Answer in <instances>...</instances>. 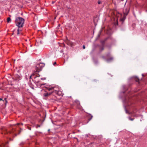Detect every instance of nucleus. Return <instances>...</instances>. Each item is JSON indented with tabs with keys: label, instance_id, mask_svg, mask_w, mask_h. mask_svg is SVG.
I'll return each instance as SVG.
<instances>
[{
	"label": "nucleus",
	"instance_id": "nucleus-1",
	"mask_svg": "<svg viewBox=\"0 0 147 147\" xmlns=\"http://www.w3.org/2000/svg\"><path fill=\"white\" fill-rule=\"evenodd\" d=\"M45 87L48 91H51L48 92L47 90H43L44 92L42 93V95L44 99H46L51 95L54 96L56 95L60 96H63L62 92L59 90V89L58 87L53 86Z\"/></svg>",
	"mask_w": 147,
	"mask_h": 147
},
{
	"label": "nucleus",
	"instance_id": "nucleus-2",
	"mask_svg": "<svg viewBox=\"0 0 147 147\" xmlns=\"http://www.w3.org/2000/svg\"><path fill=\"white\" fill-rule=\"evenodd\" d=\"M15 23L19 28L22 27L24 22V19L22 17H18L15 20Z\"/></svg>",
	"mask_w": 147,
	"mask_h": 147
},
{
	"label": "nucleus",
	"instance_id": "nucleus-3",
	"mask_svg": "<svg viewBox=\"0 0 147 147\" xmlns=\"http://www.w3.org/2000/svg\"><path fill=\"white\" fill-rule=\"evenodd\" d=\"M45 66V64L44 63H40L37 64L35 66V72H39L41 71Z\"/></svg>",
	"mask_w": 147,
	"mask_h": 147
},
{
	"label": "nucleus",
	"instance_id": "nucleus-4",
	"mask_svg": "<svg viewBox=\"0 0 147 147\" xmlns=\"http://www.w3.org/2000/svg\"><path fill=\"white\" fill-rule=\"evenodd\" d=\"M39 76L40 75L39 74L35 75L34 76V79H32V81L36 84L40 82V79L39 78Z\"/></svg>",
	"mask_w": 147,
	"mask_h": 147
},
{
	"label": "nucleus",
	"instance_id": "nucleus-5",
	"mask_svg": "<svg viewBox=\"0 0 147 147\" xmlns=\"http://www.w3.org/2000/svg\"><path fill=\"white\" fill-rule=\"evenodd\" d=\"M88 115L86 116L88 118V120L86 123H85V124H86L88 123V122L90 121L93 117V116L91 114L88 113Z\"/></svg>",
	"mask_w": 147,
	"mask_h": 147
},
{
	"label": "nucleus",
	"instance_id": "nucleus-6",
	"mask_svg": "<svg viewBox=\"0 0 147 147\" xmlns=\"http://www.w3.org/2000/svg\"><path fill=\"white\" fill-rule=\"evenodd\" d=\"M129 11V8H125L123 9V12L124 15L125 16H127L128 14V13Z\"/></svg>",
	"mask_w": 147,
	"mask_h": 147
},
{
	"label": "nucleus",
	"instance_id": "nucleus-7",
	"mask_svg": "<svg viewBox=\"0 0 147 147\" xmlns=\"http://www.w3.org/2000/svg\"><path fill=\"white\" fill-rule=\"evenodd\" d=\"M109 38V37L105 38L104 40H102L100 41V43L102 44V46H104L105 42Z\"/></svg>",
	"mask_w": 147,
	"mask_h": 147
},
{
	"label": "nucleus",
	"instance_id": "nucleus-8",
	"mask_svg": "<svg viewBox=\"0 0 147 147\" xmlns=\"http://www.w3.org/2000/svg\"><path fill=\"white\" fill-rule=\"evenodd\" d=\"M126 16L124 15L123 17L120 19V21L122 22V24H123V22H124L126 19Z\"/></svg>",
	"mask_w": 147,
	"mask_h": 147
},
{
	"label": "nucleus",
	"instance_id": "nucleus-9",
	"mask_svg": "<svg viewBox=\"0 0 147 147\" xmlns=\"http://www.w3.org/2000/svg\"><path fill=\"white\" fill-rule=\"evenodd\" d=\"M143 7L145 9L146 12H147V1L143 5Z\"/></svg>",
	"mask_w": 147,
	"mask_h": 147
},
{
	"label": "nucleus",
	"instance_id": "nucleus-10",
	"mask_svg": "<svg viewBox=\"0 0 147 147\" xmlns=\"http://www.w3.org/2000/svg\"><path fill=\"white\" fill-rule=\"evenodd\" d=\"M133 79L136 82H139L140 79L137 76H134L133 77Z\"/></svg>",
	"mask_w": 147,
	"mask_h": 147
},
{
	"label": "nucleus",
	"instance_id": "nucleus-11",
	"mask_svg": "<svg viewBox=\"0 0 147 147\" xmlns=\"http://www.w3.org/2000/svg\"><path fill=\"white\" fill-rule=\"evenodd\" d=\"M113 58L112 57H110L109 58L107 59H106V61L108 62H110L113 60Z\"/></svg>",
	"mask_w": 147,
	"mask_h": 147
},
{
	"label": "nucleus",
	"instance_id": "nucleus-12",
	"mask_svg": "<svg viewBox=\"0 0 147 147\" xmlns=\"http://www.w3.org/2000/svg\"><path fill=\"white\" fill-rule=\"evenodd\" d=\"M124 101L125 102L126 104H128L129 102V99H128V98L127 97H125V98L124 100Z\"/></svg>",
	"mask_w": 147,
	"mask_h": 147
},
{
	"label": "nucleus",
	"instance_id": "nucleus-13",
	"mask_svg": "<svg viewBox=\"0 0 147 147\" xmlns=\"http://www.w3.org/2000/svg\"><path fill=\"white\" fill-rule=\"evenodd\" d=\"M98 46L100 48V52H102V51L104 50V46H101L100 45H98Z\"/></svg>",
	"mask_w": 147,
	"mask_h": 147
},
{
	"label": "nucleus",
	"instance_id": "nucleus-14",
	"mask_svg": "<svg viewBox=\"0 0 147 147\" xmlns=\"http://www.w3.org/2000/svg\"><path fill=\"white\" fill-rule=\"evenodd\" d=\"M0 100H3V101H5V104L6 105L7 104V98H4V100H3L2 98H0Z\"/></svg>",
	"mask_w": 147,
	"mask_h": 147
},
{
	"label": "nucleus",
	"instance_id": "nucleus-15",
	"mask_svg": "<svg viewBox=\"0 0 147 147\" xmlns=\"http://www.w3.org/2000/svg\"><path fill=\"white\" fill-rule=\"evenodd\" d=\"M75 102L77 103V104L78 106H79L80 105V102L79 101L76 100H75Z\"/></svg>",
	"mask_w": 147,
	"mask_h": 147
},
{
	"label": "nucleus",
	"instance_id": "nucleus-16",
	"mask_svg": "<svg viewBox=\"0 0 147 147\" xmlns=\"http://www.w3.org/2000/svg\"><path fill=\"white\" fill-rule=\"evenodd\" d=\"M114 25L116 27L117 26H118V23L117 20L114 23Z\"/></svg>",
	"mask_w": 147,
	"mask_h": 147
},
{
	"label": "nucleus",
	"instance_id": "nucleus-17",
	"mask_svg": "<svg viewBox=\"0 0 147 147\" xmlns=\"http://www.w3.org/2000/svg\"><path fill=\"white\" fill-rule=\"evenodd\" d=\"M11 21V20L10 18L9 17L7 18V22L8 23H9Z\"/></svg>",
	"mask_w": 147,
	"mask_h": 147
},
{
	"label": "nucleus",
	"instance_id": "nucleus-18",
	"mask_svg": "<svg viewBox=\"0 0 147 147\" xmlns=\"http://www.w3.org/2000/svg\"><path fill=\"white\" fill-rule=\"evenodd\" d=\"M35 75V73H33L32 74V75H30L29 77L31 79V77H32L33 78H34V76Z\"/></svg>",
	"mask_w": 147,
	"mask_h": 147
},
{
	"label": "nucleus",
	"instance_id": "nucleus-19",
	"mask_svg": "<svg viewBox=\"0 0 147 147\" xmlns=\"http://www.w3.org/2000/svg\"><path fill=\"white\" fill-rule=\"evenodd\" d=\"M106 57H110L111 56V54L110 53H107L106 55Z\"/></svg>",
	"mask_w": 147,
	"mask_h": 147
},
{
	"label": "nucleus",
	"instance_id": "nucleus-20",
	"mask_svg": "<svg viewBox=\"0 0 147 147\" xmlns=\"http://www.w3.org/2000/svg\"><path fill=\"white\" fill-rule=\"evenodd\" d=\"M101 31H100L99 32L98 34V35L97 36V38H99L100 35V34H101Z\"/></svg>",
	"mask_w": 147,
	"mask_h": 147
},
{
	"label": "nucleus",
	"instance_id": "nucleus-21",
	"mask_svg": "<svg viewBox=\"0 0 147 147\" xmlns=\"http://www.w3.org/2000/svg\"><path fill=\"white\" fill-rule=\"evenodd\" d=\"M128 119H129V120H131V121H133L134 119V118H131L130 117H128Z\"/></svg>",
	"mask_w": 147,
	"mask_h": 147
},
{
	"label": "nucleus",
	"instance_id": "nucleus-22",
	"mask_svg": "<svg viewBox=\"0 0 147 147\" xmlns=\"http://www.w3.org/2000/svg\"><path fill=\"white\" fill-rule=\"evenodd\" d=\"M66 44L69 45V43H70V41H69V40H67L66 42Z\"/></svg>",
	"mask_w": 147,
	"mask_h": 147
},
{
	"label": "nucleus",
	"instance_id": "nucleus-23",
	"mask_svg": "<svg viewBox=\"0 0 147 147\" xmlns=\"http://www.w3.org/2000/svg\"><path fill=\"white\" fill-rule=\"evenodd\" d=\"M17 34L18 35L20 34V29L19 28H18L17 30Z\"/></svg>",
	"mask_w": 147,
	"mask_h": 147
},
{
	"label": "nucleus",
	"instance_id": "nucleus-24",
	"mask_svg": "<svg viewBox=\"0 0 147 147\" xmlns=\"http://www.w3.org/2000/svg\"><path fill=\"white\" fill-rule=\"evenodd\" d=\"M101 3V1L99 0H98V4H100Z\"/></svg>",
	"mask_w": 147,
	"mask_h": 147
},
{
	"label": "nucleus",
	"instance_id": "nucleus-25",
	"mask_svg": "<svg viewBox=\"0 0 147 147\" xmlns=\"http://www.w3.org/2000/svg\"><path fill=\"white\" fill-rule=\"evenodd\" d=\"M40 79L42 80H45L46 79V78H41Z\"/></svg>",
	"mask_w": 147,
	"mask_h": 147
},
{
	"label": "nucleus",
	"instance_id": "nucleus-26",
	"mask_svg": "<svg viewBox=\"0 0 147 147\" xmlns=\"http://www.w3.org/2000/svg\"><path fill=\"white\" fill-rule=\"evenodd\" d=\"M125 112H126V113H128V111L126 109V108H125Z\"/></svg>",
	"mask_w": 147,
	"mask_h": 147
},
{
	"label": "nucleus",
	"instance_id": "nucleus-27",
	"mask_svg": "<svg viewBox=\"0 0 147 147\" xmlns=\"http://www.w3.org/2000/svg\"><path fill=\"white\" fill-rule=\"evenodd\" d=\"M82 48L84 49L85 48V46L84 45H83Z\"/></svg>",
	"mask_w": 147,
	"mask_h": 147
},
{
	"label": "nucleus",
	"instance_id": "nucleus-28",
	"mask_svg": "<svg viewBox=\"0 0 147 147\" xmlns=\"http://www.w3.org/2000/svg\"><path fill=\"white\" fill-rule=\"evenodd\" d=\"M56 64V62H55L54 63H53V65H55V64Z\"/></svg>",
	"mask_w": 147,
	"mask_h": 147
},
{
	"label": "nucleus",
	"instance_id": "nucleus-29",
	"mask_svg": "<svg viewBox=\"0 0 147 147\" xmlns=\"http://www.w3.org/2000/svg\"><path fill=\"white\" fill-rule=\"evenodd\" d=\"M40 125H37V127H40Z\"/></svg>",
	"mask_w": 147,
	"mask_h": 147
},
{
	"label": "nucleus",
	"instance_id": "nucleus-30",
	"mask_svg": "<svg viewBox=\"0 0 147 147\" xmlns=\"http://www.w3.org/2000/svg\"><path fill=\"white\" fill-rule=\"evenodd\" d=\"M39 43H40V44H42V41H39Z\"/></svg>",
	"mask_w": 147,
	"mask_h": 147
},
{
	"label": "nucleus",
	"instance_id": "nucleus-31",
	"mask_svg": "<svg viewBox=\"0 0 147 147\" xmlns=\"http://www.w3.org/2000/svg\"><path fill=\"white\" fill-rule=\"evenodd\" d=\"M45 84H41L40 86H42V85H44Z\"/></svg>",
	"mask_w": 147,
	"mask_h": 147
},
{
	"label": "nucleus",
	"instance_id": "nucleus-32",
	"mask_svg": "<svg viewBox=\"0 0 147 147\" xmlns=\"http://www.w3.org/2000/svg\"><path fill=\"white\" fill-rule=\"evenodd\" d=\"M102 57L103 58H105V57L104 56H102Z\"/></svg>",
	"mask_w": 147,
	"mask_h": 147
},
{
	"label": "nucleus",
	"instance_id": "nucleus-33",
	"mask_svg": "<svg viewBox=\"0 0 147 147\" xmlns=\"http://www.w3.org/2000/svg\"><path fill=\"white\" fill-rule=\"evenodd\" d=\"M142 76H143V77L144 76V74H142Z\"/></svg>",
	"mask_w": 147,
	"mask_h": 147
},
{
	"label": "nucleus",
	"instance_id": "nucleus-34",
	"mask_svg": "<svg viewBox=\"0 0 147 147\" xmlns=\"http://www.w3.org/2000/svg\"><path fill=\"white\" fill-rule=\"evenodd\" d=\"M132 25V26H135V24H133Z\"/></svg>",
	"mask_w": 147,
	"mask_h": 147
},
{
	"label": "nucleus",
	"instance_id": "nucleus-35",
	"mask_svg": "<svg viewBox=\"0 0 147 147\" xmlns=\"http://www.w3.org/2000/svg\"><path fill=\"white\" fill-rule=\"evenodd\" d=\"M2 87L1 86H0V89H1Z\"/></svg>",
	"mask_w": 147,
	"mask_h": 147
},
{
	"label": "nucleus",
	"instance_id": "nucleus-36",
	"mask_svg": "<svg viewBox=\"0 0 147 147\" xmlns=\"http://www.w3.org/2000/svg\"><path fill=\"white\" fill-rule=\"evenodd\" d=\"M17 125H20V123H17Z\"/></svg>",
	"mask_w": 147,
	"mask_h": 147
},
{
	"label": "nucleus",
	"instance_id": "nucleus-37",
	"mask_svg": "<svg viewBox=\"0 0 147 147\" xmlns=\"http://www.w3.org/2000/svg\"><path fill=\"white\" fill-rule=\"evenodd\" d=\"M50 131V129H48V131Z\"/></svg>",
	"mask_w": 147,
	"mask_h": 147
},
{
	"label": "nucleus",
	"instance_id": "nucleus-38",
	"mask_svg": "<svg viewBox=\"0 0 147 147\" xmlns=\"http://www.w3.org/2000/svg\"><path fill=\"white\" fill-rule=\"evenodd\" d=\"M29 129L30 130H31V128H30H30H29Z\"/></svg>",
	"mask_w": 147,
	"mask_h": 147
},
{
	"label": "nucleus",
	"instance_id": "nucleus-39",
	"mask_svg": "<svg viewBox=\"0 0 147 147\" xmlns=\"http://www.w3.org/2000/svg\"><path fill=\"white\" fill-rule=\"evenodd\" d=\"M20 131L18 134H20Z\"/></svg>",
	"mask_w": 147,
	"mask_h": 147
},
{
	"label": "nucleus",
	"instance_id": "nucleus-40",
	"mask_svg": "<svg viewBox=\"0 0 147 147\" xmlns=\"http://www.w3.org/2000/svg\"><path fill=\"white\" fill-rule=\"evenodd\" d=\"M68 9H71V8H69V7H68Z\"/></svg>",
	"mask_w": 147,
	"mask_h": 147
},
{
	"label": "nucleus",
	"instance_id": "nucleus-41",
	"mask_svg": "<svg viewBox=\"0 0 147 147\" xmlns=\"http://www.w3.org/2000/svg\"><path fill=\"white\" fill-rule=\"evenodd\" d=\"M21 124H22V125H23V123H21Z\"/></svg>",
	"mask_w": 147,
	"mask_h": 147
},
{
	"label": "nucleus",
	"instance_id": "nucleus-42",
	"mask_svg": "<svg viewBox=\"0 0 147 147\" xmlns=\"http://www.w3.org/2000/svg\"><path fill=\"white\" fill-rule=\"evenodd\" d=\"M125 93V92H123V93Z\"/></svg>",
	"mask_w": 147,
	"mask_h": 147
},
{
	"label": "nucleus",
	"instance_id": "nucleus-43",
	"mask_svg": "<svg viewBox=\"0 0 147 147\" xmlns=\"http://www.w3.org/2000/svg\"><path fill=\"white\" fill-rule=\"evenodd\" d=\"M32 88L33 89H34V88L32 87Z\"/></svg>",
	"mask_w": 147,
	"mask_h": 147
}]
</instances>
